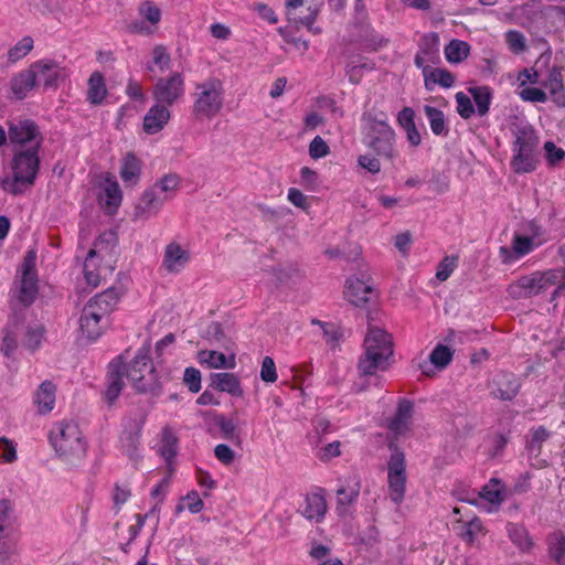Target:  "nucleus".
Returning a JSON list of instances; mask_svg holds the SVG:
<instances>
[{"instance_id": "3", "label": "nucleus", "mask_w": 565, "mask_h": 565, "mask_svg": "<svg viewBox=\"0 0 565 565\" xmlns=\"http://www.w3.org/2000/svg\"><path fill=\"white\" fill-rule=\"evenodd\" d=\"M120 296L117 288L110 287L85 305L79 318V329L87 339L96 340L102 335L105 330L103 320L115 310Z\"/></svg>"}, {"instance_id": "50", "label": "nucleus", "mask_w": 565, "mask_h": 565, "mask_svg": "<svg viewBox=\"0 0 565 565\" xmlns=\"http://www.w3.org/2000/svg\"><path fill=\"white\" fill-rule=\"evenodd\" d=\"M206 338L224 348H227L230 340L226 338L220 322H211L206 329Z\"/></svg>"}, {"instance_id": "17", "label": "nucleus", "mask_w": 565, "mask_h": 565, "mask_svg": "<svg viewBox=\"0 0 565 565\" xmlns=\"http://www.w3.org/2000/svg\"><path fill=\"white\" fill-rule=\"evenodd\" d=\"M171 114L166 105L157 103L153 105L143 117V130L148 135L159 132L170 120Z\"/></svg>"}, {"instance_id": "19", "label": "nucleus", "mask_w": 565, "mask_h": 565, "mask_svg": "<svg viewBox=\"0 0 565 565\" xmlns=\"http://www.w3.org/2000/svg\"><path fill=\"white\" fill-rule=\"evenodd\" d=\"M210 386L236 397H242L244 394L239 377L234 373H212L210 375Z\"/></svg>"}, {"instance_id": "14", "label": "nucleus", "mask_w": 565, "mask_h": 565, "mask_svg": "<svg viewBox=\"0 0 565 565\" xmlns=\"http://www.w3.org/2000/svg\"><path fill=\"white\" fill-rule=\"evenodd\" d=\"M507 292L513 299L531 298L542 294L543 289L539 271L520 277L516 281L508 286Z\"/></svg>"}, {"instance_id": "64", "label": "nucleus", "mask_w": 565, "mask_h": 565, "mask_svg": "<svg viewBox=\"0 0 565 565\" xmlns=\"http://www.w3.org/2000/svg\"><path fill=\"white\" fill-rule=\"evenodd\" d=\"M520 96L523 100L533 103H545L547 100L546 93L543 89L536 87L524 88Z\"/></svg>"}, {"instance_id": "1", "label": "nucleus", "mask_w": 565, "mask_h": 565, "mask_svg": "<svg viewBox=\"0 0 565 565\" xmlns=\"http://www.w3.org/2000/svg\"><path fill=\"white\" fill-rule=\"evenodd\" d=\"M124 377L131 382L138 393L152 391L157 384V375L151 359L147 352L140 351L129 364L122 362V356L113 360L108 366L106 402L111 405L122 391Z\"/></svg>"}, {"instance_id": "43", "label": "nucleus", "mask_w": 565, "mask_h": 565, "mask_svg": "<svg viewBox=\"0 0 565 565\" xmlns=\"http://www.w3.org/2000/svg\"><path fill=\"white\" fill-rule=\"evenodd\" d=\"M480 498L490 503H501L504 500L503 487L498 479H491L490 482L482 487Z\"/></svg>"}, {"instance_id": "52", "label": "nucleus", "mask_w": 565, "mask_h": 565, "mask_svg": "<svg viewBox=\"0 0 565 565\" xmlns=\"http://www.w3.org/2000/svg\"><path fill=\"white\" fill-rule=\"evenodd\" d=\"M139 13L152 24H157L161 19L160 9L151 1L142 2L139 7Z\"/></svg>"}, {"instance_id": "29", "label": "nucleus", "mask_w": 565, "mask_h": 565, "mask_svg": "<svg viewBox=\"0 0 565 565\" xmlns=\"http://www.w3.org/2000/svg\"><path fill=\"white\" fill-rule=\"evenodd\" d=\"M533 246L534 243L532 237L515 234L512 242V250L507 246H502L500 247V255L504 263H509L511 260L512 252L516 257L524 256L533 249Z\"/></svg>"}, {"instance_id": "27", "label": "nucleus", "mask_w": 565, "mask_h": 565, "mask_svg": "<svg viewBox=\"0 0 565 565\" xmlns=\"http://www.w3.org/2000/svg\"><path fill=\"white\" fill-rule=\"evenodd\" d=\"M327 512V502L321 493H311L306 497L302 515L308 520L321 521Z\"/></svg>"}, {"instance_id": "51", "label": "nucleus", "mask_w": 565, "mask_h": 565, "mask_svg": "<svg viewBox=\"0 0 565 565\" xmlns=\"http://www.w3.org/2000/svg\"><path fill=\"white\" fill-rule=\"evenodd\" d=\"M457 111L463 119H469L475 114L471 99L462 92L456 94Z\"/></svg>"}, {"instance_id": "40", "label": "nucleus", "mask_w": 565, "mask_h": 565, "mask_svg": "<svg viewBox=\"0 0 565 565\" xmlns=\"http://www.w3.org/2000/svg\"><path fill=\"white\" fill-rule=\"evenodd\" d=\"M13 504L8 499L0 500V534L13 535L14 533Z\"/></svg>"}, {"instance_id": "22", "label": "nucleus", "mask_w": 565, "mask_h": 565, "mask_svg": "<svg viewBox=\"0 0 565 565\" xmlns=\"http://www.w3.org/2000/svg\"><path fill=\"white\" fill-rule=\"evenodd\" d=\"M190 255L177 243L167 245L163 256V267L169 273L180 271L189 262Z\"/></svg>"}, {"instance_id": "16", "label": "nucleus", "mask_w": 565, "mask_h": 565, "mask_svg": "<svg viewBox=\"0 0 565 565\" xmlns=\"http://www.w3.org/2000/svg\"><path fill=\"white\" fill-rule=\"evenodd\" d=\"M305 2L306 0H286L288 15L290 20L299 22L309 30H312V24L320 11L321 2L309 3L307 6L308 14L298 13V10L303 8Z\"/></svg>"}, {"instance_id": "44", "label": "nucleus", "mask_w": 565, "mask_h": 565, "mask_svg": "<svg viewBox=\"0 0 565 565\" xmlns=\"http://www.w3.org/2000/svg\"><path fill=\"white\" fill-rule=\"evenodd\" d=\"M216 423L224 438L234 441L235 444H241V437L237 431L238 424L235 418H226L224 416H220Z\"/></svg>"}, {"instance_id": "62", "label": "nucleus", "mask_w": 565, "mask_h": 565, "mask_svg": "<svg viewBox=\"0 0 565 565\" xmlns=\"http://www.w3.org/2000/svg\"><path fill=\"white\" fill-rule=\"evenodd\" d=\"M551 555L556 563L565 565V536H556L555 542L551 545Z\"/></svg>"}, {"instance_id": "20", "label": "nucleus", "mask_w": 565, "mask_h": 565, "mask_svg": "<svg viewBox=\"0 0 565 565\" xmlns=\"http://www.w3.org/2000/svg\"><path fill=\"white\" fill-rule=\"evenodd\" d=\"M497 388L492 392L493 396L502 401H512L521 387L520 379L513 374L503 372L494 380Z\"/></svg>"}, {"instance_id": "28", "label": "nucleus", "mask_w": 565, "mask_h": 565, "mask_svg": "<svg viewBox=\"0 0 565 565\" xmlns=\"http://www.w3.org/2000/svg\"><path fill=\"white\" fill-rule=\"evenodd\" d=\"M200 363H205L210 369H234L235 355L226 358L225 354L214 350H201L198 354Z\"/></svg>"}, {"instance_id": "31", "label": "nucleus", "mask_w": 565, "mask_h": 565, "mask_svg": "<svg viewBox=\"0 0 565 565\" xmlns=\"http://www.w3.org/2000/svg\"><path fill=\"white\" fill-rule=\"evenodd\" d=\"M544 86L550 90L551 95L554 97V102L558 106H565L562 67L554 66L550 71L547 81L545 82Z\"/></svg>"}, {"instance_id": "12", "label": "nucleus", "mask_w": 565, "mask_h": 565, "mask_svg": "<svg viewBox=\"0 0 565 565\" xmlns=\"http://www.w3.org/2000/svg\"><path fill=\"white\" fill-rule=\"evenodd\" d=\"M184 94V79L181 73H172L167 78H159L153 87L157 103L172 106Z\"/></svg>"}, {"instance_id": "5", "label": "nucleus", "mask_w": 565, "mask_h": 565, "mask_svg": "<svg viewBox=\"0 0 565 565\" xmlns=\"http://www.w3.org/2000/svg\"><path fill=\"white\" fill-rule=\"evenodd\" d=\"M50 441L56 454L66 461L79 460L86 454V441L75 422L56 423L50 431Z\"/></svg>"}, {"instance_id": "26", "label": "nucleus", "mask_w": 565, "mask_h": 565, "mask_svg": "<svg viewBox=\"0 0 565 565\" xmlns=\"http://www.w3.org/2000/svg\"><path fill=\"white\" fill-rule=\"evenodd\" d=\"M56 386L51 381H44L34 395V403L40 414L50 413L55 405Z\"/></svg>"}, {"instance_id": "54", "label": "nucleus", "mask_w": 565, "mask_h": 565, "mask_svg": "<svg viewBox=\"0 0 565 565\" xmlns=\"http://www.w3.org/2000/svg\"><path fill=\"white\" fill-rule=\"evenodd\" d=\"M507 43L514 53H521L526 49L524 35L515 30H511L505 34Z\"/></svg>"}, {"instance_id": "2", "label": "nucleus", "mask_w": 565, "mask_h": 565, "mask_svg": "<svg viewBox=\"0 0 565 565\" xmlns=\"http://www.w3.org/2000/svg\"><path fill=\"white\" fill-rule=\"evenodd\" d=\"M12 178L1 181V188L17 196L32 188L40 170V157L36 147L15 149L11 160Z\"/></svg>"}, {"instance_id": "41", "label": "nucleus", "mask_w": 565, "mask_h": 565, "mask_svg": "<svg viewBox=\"0 0 565 565\" xmlns=\"http://www.w3.org/2000/svg\"><path fill=\"white\" fill-rule=\"evenodd\" d=\"M470 46L467 42L452 40L445 47V55L450 63H460L469 55Z\"/></svg>"}, {"instance_id": "39", "label": "nucleus", "mask_w": 565, "mask_h": 565, "mask_svg": "<svg viewBox=\"0 0 565 565\" xmlns=\"http://www.w3.org/2000/svg\"><path fill=\"white\" fill-rule=\"evenodd\" d=\"M468 92L473 97V100L477 105V111L480 116H484L488 114L491 104V89L488 86H475L468 88Z\"/></svg>"}, {"instance_id": "63", "label": "nucleus", "mask_w": 565, "mask_h": 565, "mask_svg": "<svg viewBox=\"0 0 565 565\" xmlns=\"http://www.w3.org/2000/svg\"><path fill=\"white\" fill-rule=\"evenodd\" d=\"M358 163L361 168L367 170L372 174H377L381 171L380 159L371 154L359 156Z\"/></svg>"}, {"instance_id": "33", "label": "nucleus", "mask_w": 565, "mask_h": 565, "mask_svg": "<svg viewBox=\"0 0 565 565\" xmlns=\"http://www.w3.org/2000/svg\"><path fill=\"white\" fill-rule=\"evenodd\" d=\"M455 529L458 531V535L466 543H473L478 534L483 533V525L479 518L473 516L469 521L457 520Z\"/></svg>"}, {"instance_id": "46", "label": "nucleus", "mask_w": 565, "mask_h": 565, "mask_svg": "<svg viewBox=\"0 0 565 565\" xmlns=\"http://www.w3.org/2000/svg\"><path fill=\"white\" fill-rule=\"evenodd\" d=\"M44 332H45V330H44V327H42V326H36L34 328L30 327L28 329L23 328L22 333L25 337V339L23 341L24 347L28 348L32 352L35 351L42 342Z\"/></svg>"}, {"instance_id": "11", "label": "nucleus", "mask_w": 565, "mask_h": 565, "mask_svg": "<svg viewBox=\"0 0 565 565\" xmlns=\"http://www.w3.org/2000/svg\"><path fill=\"white\" fill-rule=\"evenodd\" d=\"M388 489L392 501L399 504L406 491V463L404 452L395 450L388 461Z\"/></svg>"}, {"instance_id": "34", "label": "nucleus", "mask_w": 565, "mask_h": 565, "mask_svg": "<svg viewBox=\"0 0 565 565\" xmlns=\"http://www.w3.org/2000/svg\"><path fill=\"white\" fill-rule=\"evenodd\" d=\"M505 527L508 536L521 551L526 552L532 547L533 542L523 524L509 522Z\"/></svg>"}, {"instance_id": "38", "label": "nucleus", "mask_w": 565, "mask_h": 565, "mask_svg": "<svg viewBox=\"0 0 565 565\" xmlns=\"http://www.w3.org/2000/svg\"><path fill=\"white\" fill-rule=\"evenodd\" d=\"M180 185V178L177 174L170 173L163 175L151 188L156 189L164 198V202L172 199L175 191Z\"/></svg>"}, {"instance_id": "7", "label": "nucleus", "mask_w": 565, "mask_h": 565, "mask_svg": "<svg viewBox=\"0 0 565 565\" xmlns=\"http://www.w3.org/2000/svg\"><path fill=\"white\" fill-rule=\"evenodd\" d=\"M365 143L380 158L392 161L396 156L395 132L386 119L369 117Z\"/></svg>"}, {"instance_id": "13", "label": "nucleus", "mask_w": 565, "mask_h": 565, "mask_svg": "<svg viewBox=\"0 0 565 565\" xmlns=\"http://www.w3.org/2000/svg\"><path fill=\"white\" fill-rule=\"evenodd\" d=\"M164 204V198L151 186L146 189L134 207V221H147L157 215Z\"/></svg>"}, {"instance_id": "8", "label": "nucleus", "mask_w": 565, "mask_h": 565, "mask_svg": "<svg viewBox=\"0 0 565 565\" xmlns=\"http://www.w3.org/2000/svg\"><path fill=\"white\" fill-rule=\"evenodd\" d=\"M514 145L516 151L512 160L514 171L518 173L533 171L537 162L539 137L533 130L523 129L519 131Z\"/></svg>"}, {"instance_id": "15", "label": "nucleus", "mask_w": 565, "mask_h": 565, "mask_svg": "<svg viewBox=\"0 0 565 565\" xmlns=\"http://www.w3.org/2000/svg\"><path fill=\"white\" fill-rule=\"evenodd\" d=\"M35 77L43 82L45 87H56L64 79L63 68L54 60H41L32 63Z\"/></svg>"}, {"instance_id": "60", "label": "nucleus", "mask_w": 565, "mask_h": 565, "mask_svg": "<svg viewBox=\"0 0 565 565\" xmlns=\"http://www.w3.org/2000/svg\"><path fill=\"white\" fill-rule=\"evenodd\" d=\"M0 457L6 462H13L17 460V450L12 440L0 437Z\"/></svg>"}, {"instance_id": "25", "label": "nucleus", "mask_w": 565, "mask_h": 565, "mask_svg": "<svg viewBox=\"0 0 565 565\" xmlns=\"http://www.w3.org/2000/svg\"><path fill=\"white\" fill-rule=\"evenodd\" d=\"M36 83L35 73L33 71V64L28 70H24L17 74L11 81V89L18 99H22L26 96Z\"/></svg>"}, {"instance_id": "21", "label": "nucleus", "mask_w": 565, "mask_h": 565, "mask_svg": "<svg viewBox=\"0 0 565 565\" xmlns=\"http://www.w3.org/2000/svg\"><path fill=\"white\" fill-rule=\"evenodd\" d=\"M414 414V403L409 399H399L394 417L388 423V428L396 433H405L411 425Z\"/></svg>"}, {"instance_id": "59", "label": "nucleus", "mask_w": 565, "mask_h": 565, "mask_svg": "<svg viewBox=\"0 0 565 565\" xmlns=\"http://www.w3.org/2000/svg\"><path fill=\"white\" fill-rule=\"evenodd\" d=\"M15 542L13 535L0 534V563L10 558L14 553Z\"/></svg>"}, {"instance_id": "23", "label": "nucleus", "mask_w": 565, "mask_h": 565, "mask_svg": "<svg viewBox=\"0 0 565 565\" xmlns=\"http://www.w3.org/2000/svg\"><path fill=\"white\" fill-rule=\"evenodd\" d=\"M373 288L359 278L347 281L345 297L354 306L361 307L369 302Z\"/></svg>"}, {"instance_id": "32", "label": "nucleus", "mask_w": 565, "mask_h": 565, "mask_svg": "<svg viewBox=\"0 0 565 565\" xmlns=\"http://www.w3.org/2000/svg\"><path fill=\"white\" fill-rule=\"evenodd\" d=\"M426 57L431 64L439 58V36L435 32L424 34L418 42V52Z\"/></svg>"}, {"instance_id": "24", "label": "nucleus", "mask_w": 565, "mask_h": 565, "mask_svg": "<svg viewBox=\"0 0 565 565\" xmlns=\"http://www.w3.org/2000/svg\"><path fill=\"white\" fill-rule=\"evenodd\" d=\"M142 163L135 153L128 152L122 158L119 175L126 185L134 186L139 182Z\"/></svg>"}, {"instance_id": "55", "label": "nucleus", "mask_w": 565, "mask_h": 565, "mask_svg": "<svg viewBox=\"0 0 565 565\" xmlns=\"http://www.w3.org/2000/svg\"><path fill=\"white\" fill-rule=\"evenodd\" d=\"M551 436V433L544 427L540 426L532 433V439L530 440L527 448L531 451H536L537 454L542 449V444L547 440Z\"/></svg>"}, {"instance_id": "35", "label": "nucleus", "mask_w": 565, "mask_h": 565, "mask_svg": "<svg viewBox=\"0 0 565 565\" xmlns=\"http://www.w3.org/2000/svg\"><path fill=\"white\" fill-rule=\"evenodd\" d=\"M107 94L105 79L102 73L94 72L88 79L87 100L90 104H100Z\"/></svg>"}, {"instance_id": "4", "label": "nucleus", "mask_w": 565, "mask_h": 565, "mask_svg": "<svg viewBox=\"0 0 565 565\" xmlns=\"http://www.w3.org/2000/svg\"><path fill=\"white\" fill-rule=\"evenodd\" d=\"M364 354L360 358L358 370L361 375H374L387 370L393 355V341L390 333L380 328H370L364 339Z\"/></svg>"}, {"instance_id": "10", "label": "nucleus", "mask_w": 565, "mask_h": 565, "mask_svg": "<svg viewBox=\"0 0 565 565\" xmlns=\"http://www.w3.org/2000/svg\"><path fill=\"white\" fill-rule=\"evenodd\" d=\"M8 136L10 142L19 147L18 149L36 147V150H40L42 147L43 137L38 125L30 119L10 122Z\"/></svg>"}, {"instance_id": "47", "label": "nucleus", "mask_w": 565, "mask_h": 565, "mask_svg": "<svg viewBox=\"0 0 565 565\" xmlns=\"http://www.w3.org/2000/svg\"><path fill=\"white\" fill-rule=\"evenodd\" d=\"M33 49V39L31 36L22 38L8 52V58L11 62H17L24 57Z\"/></svg>"}, {"instance_id": "36", "label": "nucleus", "mask_w": 565, "mask_h": 565, "mask_svg": "<svg viewBox=\"0 0 565 565\" xmlns=\"http://www.w3.org/2000/svg\"><path fill=\"white\" fill-rule=\"evenodd\" d=\"M424 111L429 120L431 131L436 136H446L449 129L446 125L444 113L440 109L428 105L424 106Z\"/></svg>"}, {"instance_id": "18", "label": "nucleus", "mask_w": 565, "mask_h": 565, "mask_svg": "<svg viewBox=\"0 0 565 565\" xmlns=\"http://www.w3.org/2000/svg\"><path fill=\"white\" fill-rule=\"evenodd\" d=\"M23 332V317L15 315L13 319L3 330L2 343L0 351L7 356L11 358L18 349V339Z\"/></svg>"}, {"instance_id": "42", "label": "nucleus", "mask_w": 565, "mask_h": 565, "mask_svg": "<svg viewBox=\"0 0 565 565\" xmlns=\"http://www.w3.org/2000/svg\"><path fill=\"white\" fill-rule=\"evenodd\" d=\"M106 181L108 184L105 188L106 199L104 202V207L108 214H114L121 203V191L117 181H109L108 179Z\"/></svg>"}, {"instance_id": "53", "label": "nucleus", "mask_w": 565, "mask_h": 565, "mask_svg": "<svg viewBox=\"0 0 565 565\" xmlns=\"http://www.w3.org/2000/svg\"><path fill=\"white\" fill-rule=\"evenodd\" d=\"M151 54L153 65L158 66L161 72L169 68L171 58L163 45L154 46Z\"/></svg>"}, {"instance_id": "45", "label": "nucleus", "mask_w": 565, "mask_h": 565, "mask_svg": "<svg viewBox=\"0 0 565 565\" xmlns=\"http://www.w3.org/2000/svg\"><path fill=\"white\" fill-rule=\"evenodd\" d=\"M451 360L452 352L447 345L444 344L436 345L429 355L430 363L439 370L445 369L451 362Z\"/></svg>"}, {"instance_id": "49", "label": "nucleus", "mask_w": 565, "mask_h": 565, "mask_svg": "<svg viewBox=\"0 0 565 565\" xmlns=\"http://www.w3.org/2000/svg\"><path fill=\"white\" fill-rule=\"evenodd\" d=\"M539 277L542 284L543 292L555 285H559L563 279V269H550L546 271H539Z\"/></svg>"}, {"instance_id": "58", "label": "nucleus", "mask_w": 565, "mask_h": 565, "mask_svg": "<svg viewBox=\"0 0 565 565\" xmlns=\"http://www.w3.org/2000/svg\"><path fill=\"white\" fill-rule=\"evenodd\" d=\"M260 379L266 383H274L277 380L276 365L270 356L263 359Z\"/></svg>"}, {"instance_id": "57", "label": "nucleus", "mask_w": 565, "mask_h": 565, "mask_svg": "<svg viewBox=\"0 0 565 565\" xmlns=\"http://www.w3.org/2000/svg\"><path fill=\"white\" fill-rule=\"evenodd\" d=\"M189 391L198 393L201 390V372L195 367H186L183 376Z\"/></svg>"}, {"instance_id": "9", "label": "nucleus", "mask_w": 565, "mask_h": 565, "mask_svg": "<svg viewBox=\"0 0 565 565\" xmlns=\"http://www.w3.org/2000/svg\"><path fill=\"white\" fill-rule=\"evenodd\" d=\"M35 263L36 252L31 249L26 252L20 266L18 300L24 307H30L34 302L39 292Z\"/></svg>"}, {"instance_id": "6", "label": "nucleus", "mask_w": 565, "mask_h": 565, "mask_svg": "<svg viewBox=\"0 0 565 565\" xmlns=\"http://www.w3.org/2000/svg\"><path fill=\"white\" fill-rule=\"evenodd\" d=\"M223 105L224 87L218 78L211 77L195 85L192 115L196 120L212 119L221 111Z\"/></svg>"}, {"instance_id": "56", "label": "nucleus", "mask_w": 565, "mask_h": 565, "mask_svg": "<svg viewBox=\"0 0 565 565\" xmlns=\"http://www.w3.org/2000/svg\"><path fill=\"white\" fill-rule=\"evenodd\" d=\"M330 148L328 143L320 137L316 136L309 145V154L312 159H320L328 156Z\"/></svg>"}, {"instance_id": "30", "label": "nucleus", "mask_w": 565, "mask_h": 565, "mask_svg": "<svg viewBox=\"0 0 565 565\" xmlns=\"http://www.w3.org/2000/svg\"><path fill=\"white\" fill-rule=\"evenodd\" d=\"M360 494V482L341 487L337 490V512L339 515L348 513V508L356 501Z\"/></svg>"}, {"instance_id": "37", "label": "nucleus", "mask_w": 565, "mask_h": 565, "mask_svg": "<svg viewBox=\"0 0 565 565\" xmlns=\"http://www.w3.org/2000/svg\"><path fill=\"white\" fill-rule=\"evenodd\" d=\"M425 78V87L430 90V84H438L441 87L449 88L455 83V76L446 68H430L428 73H426Z\"/></svg>"}, {"instance_id": "48", "label": "nucleus", "mask_w": 565, "mask_h": 565, "mask_svg": "<svg viewBox=\"0 0 565 565\" xmlns=\"http://www.w3.org/2000/svg\"><path fill=\"white\" fill-rule=\"evenodd\" d=\"M162 447L160 452L162 457L170 460L177 455V438L169 428H164L162 433Z\"/></svg>"}, {"instance_id": "61", "label": "nucleus", "mask_w": 565, "mask_h": 565, "mask_svg": "<svg viewBox=\"0 0 565 565\" xmlns=\"http://www.w3.org/2000/svg\"><path fill=\"white\" fill-rule=\"evenodd\" d=\"M138 445H139V436L138 434L128 433V435L124 438V448L127 452V456L134 460H138Z\"/></svg>"}]
</instances>
